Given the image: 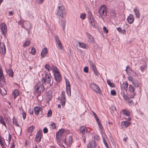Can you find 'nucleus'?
I'll list each match as a JSON object with an SVG mask.
<instances>
[{"mask_svg": "<svg viewBox=\"0 0 148 148\" xmlns=\"http://www.w3.org/2000/svg\"><path fill=\"white\" fill-rule=\"evenodd\" d=\"M67 144L69 146H70L72 143V138L71 136H69L68 139H67Z\"/></svg>", "mask_w": 148, "mask_h": 148, "instance_id": "26", "label": "nucleus"}, {"mask_svg": "<svg viewBox=\"0 0 148 148\" xmlns=\"http://www.w3.org/2000/svg\"><path fill=\"white\" fill-rule=\"evenodd\" d=\"M11 136L10 134H9L8 136V140H7V142L5 143V144L7 146H8L10 145V142L11 141Z\"/></svg>", "mask_w": 148, "mask_h": 148, "instance_id": "30", "label": "nucleus"}, {"mask_svg": "<svg viewBox=\"0 0 148 148\" xmlns=\"http://www.w3.org/2000/svg\"><path fill=\"white\" fill-rule=\"evenodd\" d=\"M33 126H31L29 128V130L30 132H32L33 131Z\"/></svg>", "mask_w": 148, "mask_h": 148, "instance_id": "62", "label": "nucleus"}, {"mask_svg": "<svg viewBox=\"0 0 148 148\" xmlns=\"http://www.w3.org/2000/svg\"><path fill=\"white\" fill-rule=\"evenodd\" d=\"M132 82L135 87H138L139 84L137 81H133Z\"/></svg>", "mask_w": 148, "mask_h": 148, "instance_id": "49", "label": "nucleus"}, {"mask_svg": "<svg viewBox=\"0 0 148 148\" xmlns=\"http://www.w3.org/2000/svg\"><path fill=\"white\" fill-rule=\"evenodd\" d=\"M79 132L83 135L86 134L87 133V130L86 127L85 126H82L79 127Z\"/></svg>", "mask_w": 148, "mask_h": 148, "instance_id": "15", "label": "nucleus"}, {"mask_svg": "<svg viewBox=\"0 0 148 148\" xmlns=\"http://www.w3.org/2000/svg\"><path fill=\"white\" fill-rule=\"evenodd\" d=\"M43 132L45 133H47L48 132V130L47 127H45L43 129Z\"/></svg>", "mask_w": 148, "mask_h": 148, "instance_id": "60", "label": "nucleus"}, {"mask_svg": "<svg viewBox=\"0 0 148 148\" xmlns=\"http://www.w3.org/2000/svg\"><path fill=\"white\" fill-rule=\"evenodd\" d=\"M121 95L123 96V99L125 100L129 105L130 106L132 104L133 101L131 99H130L125 94L123 91H121Z\"/></svg>", "mask_w": 148, "mask_h": 148, "instance_id": "9", "label": "nucleus"}, {"mask_svg": "<svg viewBox=\"0 0 148 148\" xmlns=\"http://www.w3.org/2000/svg\"><path fill=\"white\" fill-rule=\"evenodd\" d=\"M95 21L90 23V26L91 28L92 27L93 28H96L95 24Z\"/></svg>", "mask_w": 148, "mask_h": 148, "instance_id": "42", "label": "nucleus"}, {"mask_svg": "<svg viewBox=\"0 0 148 148\" xmlns=\"http://www.w3.org/2000/svg\"><path fill=\"white\" fill-rule=\"evenodd\" d=\"M45 68L48 71H49L50 70V67L49 64H46L45 65Z\"/></svg>", "mask_w": 148, "mask_h": 148, "instance_id": "54", "label": "nucleus"}, {"mask_svg": "<svg viewBox=\"0 0 148 148\" xmlns=\"http://www.w3.org/2000/svg\"><path fill=\"white\" fill-rule=\"evenodd\" d=\"M54 79L58 83H60L62 79V77L59 72L54 73Z\"/></svg>", "mask_w": 148, "mask_h": 148, "instance_id": "10", "label": "nucleus"}, {"mask_svg": "<svg viewBox=\"0 0 148 148\" xmlns=\"http://www.w3.org/2000/svg\"><path fill=\"white\" fill-rule=\"evenodd\" d=\"M0 29L2 35L5 36L7 33V27L4 23H2L0 24Z\"/></svg>", "mask_w": 148, "mask_h": 148, "instance_id": "7", "label": "nucleus"}, {"mask_svg": "<svg viewBox=\"0 0 148 148\" xmlns=\"http://www.w3.org/2000/svg\"><path fill=\"white\" fill-rule=\"evenodd\" d=\"M48 52L47 49L46 48H45L42 49L41 53V56L42 58H44Z\"/></svg>", "mask_w": 148, "mask_h": 148, "instance_id": "19", "label": "nucleus"}, {"mask_svg": "<svg viewBox=\"0 0 148 148\" xmlns=\"http://www.w3.org/2000/svg\"><path fill=\"white\" fill-rule=\"evenodd\" d=\"M95 147L96 143L94 140L89 142L87 145V148H95Z\"/></svg>", "mask_w": 148, "mask_h": 148, "instance_id": "14", "label": "nucleus"}, {"mask_svg": "<svg viewBox=\"0 0 148 148\" xmlns=\"http://www.w3.org/2000/svg\"><path fill=\"white\" fill-rule=\"evenodd\" d=\"M4 75L3 71L1 68H0V81H3L4 80Z\"/></svg>", "mask_w": 148, "mask_h": 148, "instance_id": "25", "label": "nucleus"}, {"mask_svg": "<svg viewBox=\"0 0 148 148\" xmlns=\"http://www.w3.org/2000/svg\"><path fill=\"white\" fill-rule=\"evenodd\" d=\"M125 71H126L127 73H133V74H132L133 75L136 76V74L135 73L133 72L130 68L129 66H127L126 68Z\"/></svg>", "mask_w": 148, "mask_h": 148, "instance_id": "23", "label": "nucleus"}, {"mask_svg": "<svg viewBox=\"0 0 148 148\" xmlns=\"http://www.w3.org/2000/svg\"><path fill=\"white\" fill-rule=\"evenodd\" d=\"M56 14L59 16L63 17L66 14L64 7L63 5L58 6Z\"/></svg>", "mask_w": 148, "mask_h": 148, "instance_id": "4", "label": "nucleus"}, {"mask_svg": "<svg viewBox=\"0 0 148 148\" xmlns=\"http://www.w3.org/2000/svg\"><path fill=\"white\" fill-rule=\"evenodd\" d=\"M45 88L43 84L42 83H41L39 81L35 84V90L34 93L35 95L38 93L37 97H38L40 95L41 93L43 92Z\"/></svg>", "mask_w": 148, "mask_h": 148, "instance_id": "1", "label": "nucleus"}, {"mask_svg": "<svg viewBox=\"0 0 148 148\" xmlns=\"http://www.w3.org/2000/svg\"><path fill=\"white\" fill-rule=\"evenodd\" d=\"M66 99H63L61 98L60 100V103L63 106V107L65 105L66 102Z\"/></svg>", "mask_w": 148, "mask_h": 148, "instance_id": "39", "label": "nucleus"}, {"mask_svg": "<svg viewBox=\"0 0 148 148\" xmlns=\"http://www.w3.org/2000/svg\"><path fill=\"white\" fill-rule=\"evenodd\" d=\"M42 109L41 107L36 106L34 108L35 114L37 115H38L39 114L40 111L42 112Z\"/></svg>", "mask_w": 148, "mask_h": 148, "instance_id": "16", "label": "nucleus"}, {"mask_svg": "<svg viewBox=\"0 0 148 148\" xmlns=\"http://www.w3.org/2000/svg\"><path fill=\"white\" fill-rule=\"evenodd\" d=\"M86 16V14H85L81 13L80 15V18L83 20L85 18Z\"/></svg>", "mask_w": 148, "mask_h": 148, "instance_id": "45", "label": "nucleus"}, {"mask_svg": "<svg viewBox=\"0 0 148 148\" xmlns=\"http://www.w3.org/2000/svg\"><path fill=\"white\" fill-rule=\"evenodd\" d=\"M140 70L142 72H144L147 70V65L146 63L144 61H143L142 63H140Z\"/></svg>", "mask_w": 148, "mask_h": 148, "instance_id": "12", "label": "nucleus"}, {"mask_svg": "<svg viewBox=\"0 0 148 148\" xmlns=\"http://www.w3.org/2000/svg\"><path fill=\"white\" fill-rule=\"evenodd\" d=\"M123 114L125 116H129L130 114V113L129 111L124 110L122 111Z\"/></svg>", "mask_w": 148, "mask_h": 148, "instance_id": "27", "label": "nucleus"}, {"mask_svg": "<svg viewBox=\"0 0 148 148\" xmlns=\"http://www.w3.org/2000/svg\"><path fill=\"white\" fill-rule=\"evenodd\" d=\"M110 15L112 18H114L116 16V14L115 11L114 10H112L110 11Z\"/></svg>", "mask_w": 148, "mask_h": 148, "instance_id": "20", "label": "nucleus"}, {"mask_svg": "<svg viewBox=\"0 0 148 148\" xmlns=\"http://www.w3.org/2000/svg\"><path fill=\"white\" fill-rule=\"evenodd\" d=\"M61 25L62 26L63 30V31H64L65 27V20H62L61 21Z\"/></svg>", "mask_w": 148, "mask_h": 148, "instance_id": "35", "label": "nucleus"}, {"mask_svg": "<svg viewBox=\"0 0 148 148\" xmlns=\"http://www.w3.org/2000/svg\"><path fill=\"white\" fill-rule=\"evenodd\" d=\"M103 30L104 32H105L106 34H107L108 33V30L106 28V27L104 26L103 27Z\"/></svg>", "mask_w": 148, "mask_h": 148, "instance_id": "59", "label": "nucleus"}, {"mask_svg": "<svg viewBox=\"0 0 148 148\" xmlns=\"http://www.w3.org/2000/svg\"><path fill=\"white\" fill-rule=\"evenodd\" d=\"M84 71L86 73H88V68L87 66H85L84 69Z\"/></svg>", "mask_w": 148, "mask_h": 148, "instance_id": "58", "label": "nucleus"}, {"mask_svg": "<svg viewBox=\"0 0 148 148\" xmlns=\"http://www.w3.org/2000/svg\"><path fill=\"white\" fill-rule=\"evenodd\" d=\"M0 92L2 95H5L6 94V91L5 89L2 87L0 88Z\"/></svg>", "mask_w": 148, "mask_h": 148, "instance_id": "33", "label": "nucleus"}, {"mask_svg": "<svg viewBox=\"0 0 148 148\" xmlns=\"http://www.w3.org/2000/svg\"><path fill=\"white\" fill-rule=\"evenodd\" d=\"M117 30L119 32L123 34H124L125 32V29H123V30H122L121 28L120 27H118L117 28Z\"/></svg>", "mask_w": 148, "mask_h": 148, "instance_id": "48", "label": "nucleus"}, {"mask_svg": "<svg viewBox=\"0 0 148 148\" xmlns=\"http://www.w3.org/2000/svg\"><path fill=\"white\" fill-rule=\"evenodd\" d=\"M111 94L113 96H115L116 95V91L114 90H111L110 91Z\"/></svg>", "mask_w": 148, "mask_h": 148, "instance_id": "55", "label": "nucleus"}, {"mask_svg": "<svg viewBox=\"0 0 148 148\" xmlns=\"http://www.w3.org/2000/svg\"><path fill=\"white\" fill-rule=\"evenodd\" d=\"M88 18L93 17L91 12L90 10L88 11Z\"/></svg>", "mask_w": 148, "mask_h": 148, "instance_id": "44", "label": "nucleus"}, {"mask_svg": "<svg viewBox=\"0 0 148 148\" xmlns=\"http://www.w3.org/2000/svg\"><path fill=\"white\" fill-rule=\"evenodd\" d=\"M51 68L53 71L54 73H55L59 72L56 66H55L53 65L51 66Z\"/></svg>", "mask_w": 148, "mask_h": 148, "instance_id": "28", "label": "nucleus"}, {"mask_svg": "<svg viewBox=\"0 0 148 148\" xmlns=\"http://www.w3.org/2000/svg\"><path fill=\"white\" fill-rule=\"evenodd\" d=\"M52 114V112L51 110H49L48 112V113L47 114V117H49L51 116Z\"/></svg>", "mask_w": 148, "mask_h": 148, "instance_id": "52", "label": "nucleus"}, {"mask_svg": "<svg viewBox=\"0 0 148 148\" xmlns=\"http://www.w3.org/2000/svg\"><path fill=\"white\" fill-rule=\"evenodd\" d=\"M134 16L131 14L128 16L127 18L128 22L130 24H132L134 22Z\"/></svg>", "mask_w": 148, "mask_h": 148, "instance_id": "17", "label": "nucleus"}, {"mask_svg": "<svg viewBox=\"0 0 148 148\" xmlns=\"http://www.w3.org/2000/svg\"><path fill=\"white\" fill-rule=\"evenodd\" d=\"M103 140L104 144L105 146L107 148H108V145L106 141V140L104 138H102Z\"/></svg>", "mask_w": 148, "mask_h": 148, "instance_id": "56", "label": "nucleus"}, {"mask_svg": "<svg viewBox=\"0 0 148 148\" xmlns=\"http://www.w3.org/2000/svg\"><path fill=\"white\" fill-rule=\"evenodd\" d=\"M89 64L92 70H93L95 69L96 68V66L91 61L89 62Z\"/></svg>", "mask_w": 148, "mask_h": 148, "instance_id": "32", "label": "nucleus"}, {"mask_svg": "<svg viewBox=\"0 0 148 148\" xmlns=\"http://www.w3.org/2000/svg\"><path fill=\"white\" fill-rule=\"evenodd\" d=\"M0 122L5 127H6V125L3 120L2 116H0Z\"/></svg>", "mask_w": 148, "mask_h": 148, "instance_id": "37", "label": "nucleus"}, {"mask_svg": "<svg viewBox=\"0 0 148 148\" xmlns=\"http://www.w3.org/2000/svg\"><path fill=\"white\" fill-rule=\"evenodd\" d=\"M128 90L130 93H134L135 90L134 87L132 85H130L128 87Z\"/></svg>", "mask_w": 148, "mask_h": 148, "instance_id": "22", "label": "nucleus"}, {"mask_svg": "<svg viewBox=\"0 0 148 148\" xmlns=\"http://www.w3.org/2000/svg\"><path fill=\"white\" fill-rule=\"evenodd\" d=\"M133 11L135 13V14L136 17L138 18H139L140 17V15L138 9L135 8L134 9Z\"/></svg>", "mask_w": 148, "mask_h": 148, "instance_id": "21", "label": "nucleus"}, {"mask_svg": "<svg viewBox=\"0 0 148 148\" xmlns=\"http://www.w3.org/2000/svg\"><path fill=\"white\" fill-rule=\"evenodd\" d=\"M66 92L68 96L71 95V85L69 80L66 79H65Z\"/></svg>", "mask_w": 148, "mask_h": 148, "instance_id": "8", "label": "nucleus"}, {"mask_svg": "<svg viewBox=\"0 0 148 148\" xmlns=\"http://www.w3.org/2000/svg\"><path fill=\"white\" fill-rule=\"evenodd\" d=\"M14 14L13 11H9L8 13V15L10 16H12Z\"/></svg>", "mask_w": 148, "mask_h": 148, "instance_id": "63", "label": "nucleus"}, {"mask_svg": "<svg viewBox=\"0 0 148 148\" xmlns=\"http://www.w3.org/2000/svg\"><path fill=\"white\" fill-rule=\"evenodd\" d=\"M0 144L1 145V146L2 147V148H5V146L4 143L2 140L1 138H0Z\"/></svg>", "mask_w": 148, "mask_h": 148, "instance_id": "50", "label": "nucleus"}, {"mask_svg": "<svg viewBox=\"0 0 148 148\" xmlns=\"http://www.w3.org/2000/svg\"><path fill=\"white\" fill-rule=\"evenodd\" d=\"M31 52L32 54L33 55H34L36 54V50L34 47H32Z\"/></svg>", "mask_w": 148, "mask_h": 148, "instance_id": "46", "label": "nucleus"}, {"mask_svg": "<svg viewBox=\"0 0 148 148\" xmlns=\"http://www.w3.org/2000/svg\"><path fill=\"white\" fill-rule=\"evenodd\" d=\"M107 83L108 84L110 87H114V84L113 83H111L110 81L109 80H107Z\"/></svg>", "mask_w": 148, "mask_h": 148, "instance_id": "47", "label": "nucleus"}, {"mask_svg": "<svg viewBox=\"0 0 148 148\" xmlns=\"http://www.w3.org/2000/svg\"><path fill=\"white\" fill-rule=\"evenodd\" d=\"M62 99H66L65 95V93L64 91L62 92L61 93V98Z\"/></svg>", "mask_w": 148, "mask_h": 148, "instance_id": "53", "label": "nucleus"}, {"mask_svg": "<svg viewBox=\"0 0 148 148\" xmlns=\"http://www.w3.org/2000/svg\"><path fill=\"white\" fill-rule=\"evenodd\" d=\"M54 38L56 42H58V41H60L59 38H58V36L56 35H55L54 36Z\"/></svg>", "mask_w": 148, "mask_h": 148, "instance_id": "57", "label": "nucleus"}, {"mask_svg": "<svg viewBox=\"0 0 148 148\" xmlns=\"http://www.w3.org/2000/svg\"><path fill=\"white\" fill-rule=\"evenodd\" d=\"M123 89L127 91V88L128 86V84L127 83V82L126 81L125 82L123 83Z\"/></svg>", "mask_w": 148, "mask_h": 148, "instance_id": "34", "label": "nucleus"}, {"mask_svg": "<svg viewBox=\"0 0 148 148\" xmlns=\"http://www.w3.org/2000/svg\"><path fill=\"white\" fill-rule=\"evenodd\" d=\"M12 122L16 126H19V125L17 123V121L15 117L13 118Z\"/></svg>", "mask_w": 148, "mask_h": 148, "instance_id": "36", "label": "nucleus"}, {"mask_svg": "<svg viewBox=\"0 0 148 148\" xmlns=\"http://www.w3.org/2000/svg\"><path fill=\"white\" fill-rule=\"evenodd\" d=\"M64 131V130L63 129L59 130L56 133V138H59L60 136H61Z\"/></svg>", "mask_w": 148, "mask_h": 148, "instance_id": "18", "label": "nucleus"}, {"mask_svg": "<svg viewBox=\"0 0 148 148\" xmlns=\"http://www.w3.org/2000/svg\"><path fill=\"white\" fill-rule=\"evenodd\" d=\"M28 17L30 18H32L33 17L32 12L30 11H27L26 12Z\"/></svg>", "mask_w": 148, "mask_h": 148, "instance_id": "40", "label": "nucleus"}, {"mask_svg": "<svg viewBox=\"0 0 148 148\" xmlns=\"http://www.w3.org/2000/svg\"><path fill=\"white\" fill-rule=\"evenodd\" d=\"M92 71L94 72V73L96 75L98 76H99V73L96 68L95 69L93 70Z\"/></svg>", "mask_w": 148, "mask_h": 148, "instance_id": "51", "label": "nucleus"}, {"mask_svg": "<svg viewBox=\"0 0 148 148\" xmlns=\"http://www.w3.org/2000/svg\"><path fill=\"white\" fill-rule=\"evenodd\" d=\"M30 43V41L29 40H27L24 43L23 46L24 47L29 46Z\"/></svg>", "mask_w": 148, "mask_h": 148, "instance_id": "38", "label": "nucleus"}, {"mask_svg": "<svg viewBox=\"0 0 148 148\" xmlns=\"http://www.w3.org/2000/svg\"><path fill=\"white\" fill-rule=\"evenodd\" d=\"M6 71L10 76L11 77H13L14 75V72L12 69H8L7 70H6Z\"/></svg>", "mask_w": 148, "mask_h": 148, "instance_id": "24", "label": "nucleus"}, {"mask_svg": "<svg viewBox=\"0 0 148 148\" xmlns=\"http://www.w3.org/2000/svg\"><path fill=\"white\" fill-rule=\"evenodd\" d=\"M21 26L27 31L28 33L32 27L31 23L28 21H23Z\"/></svg>", "mask_w": 148, "mask_h": 148, "instance_id": "6", "label": "nucleus"}, {"mask_svg": "<svg viewBox=\"0 0 148 148\" xmlns=\"http://www.w3.org/2000/svg\"><path fill=\"white\" fill-rule=\"evenodd\" d=\"M50 127L52 129H54L56 128V124L53 122H52L50 125Z\"/></svg>", "mask_w": 148, "mask_h": 148, "instance_id": "41", "label": "nucleus"}, {"mask_svg": "<svg viewBox=\"0 0 148 148\" xmlns=\"http://www.w3.org/2000/svg\"><path fill=\"white\" fill-rule=\"evenodd\" d=\"M78 44L80 47L83 49L86 48V45L85 44L81 42H78Z\"/></svg>", "mask_w": 148, "mask_h": 148, "instance_id": "29", "label": "nucleus"}, {"mask_svg": "<svg viewBox=\"0 0 148 148\" xmlns=\"http://www.w3.org/2000/svg\"><path fill=\"white\" fill-rule=\"evenodd\" d=\"M22 110V117L23 119H25L26 117V114L25 112L23 110L22 107H21Z\"/></svg>", "mask_w": 148, "mask_h": 148, "instance_id": "43", "label": "nucleus"}, {"mask_svg": "<svg viewBox=\"0 0 148 148\" xmlns=\"http://www.w3.org/2000/svg\"><path fill=\"white\" fill-rule=\"evenodd\" d=\"M130 125V123L127 121H124L121 122V127L122 129L125 128L127 127Z\"/></svg>", "mask_w": 148, "mask_h": 148, "instance_id": "13", "label": "nucleus"}, {"mask_svg": "<svg viewBox=\"0 0 148 148\" xmlns=\"http://www.w3.org/2000/svg\"><path fill=\"white\" fill-rule=\"evenodd\" d=\"M88 19L89 21V23H92V22H94L95 21V20H94L93 19V17L91 18H89Z\"/></svg>", "mask_w": 148, "mask_h": 148, "instance_id": "61", "label": "nucleus"}, {"mask_svg": "<svg viewBox=\"0 0 148 148\" xmlns=\"http://www.w3.org/2000/svg\"><path fill=\"white\" fill-rule=\"evenodd\" d=\"M42 131H38L36 135V141L37 143H39L40 142L42 135Z\"/></svg>", "mask_w": 148, "mask_h": 148, "instance_id": "11", "label": "nucleus"}, {"mask_svg": "<svg viewBox=\"0 0 148 148\" xmlns=\"http://www.w3.org/2000/svg\"><path fill=\"white\" fill-rule=\"evenodd\" d=\"M107 12V8L104 5H101L98 11L99 17L102 20H104L106 17Z\"/></svg>", "mask_w": 148, "mask_h": 148, "instance_id": "2", "label": "nucleus"}, {"mask_svg": "<svg viewBox=\"0 0 148 148\" xmlns=\"http://www.w3.org/2000/svg\"><path fill=\"white\" fill-rule=\"evenodd\" d=\"M51 76L50 75H48L47 73L45 74V77H43L42 78V83L45 84L46 83L47 84H49V86H51L53 84V82L51 83Z\"/></svg>", "mask_w": 148, "mask_h": 148, "instance_id": "3", "label": "nucleus"}, {"mask_svg": "<svg viewBox=\"0 0 148 148\" xmlns=\"http://www.w3.org/2000/svg\"><path fill=\"white\" fill-rule=\"evenodd\" d=\"M15 147L14 144L13 142L11 144V148H14Z\"/></svg>", "mask_w": 148, "mask_h": 148, "instance_id": "64", "label": "nucleus"}, {"mask_svg": "<svg viewBox=\"0 0 148 148\" xmlns=\"http://www.w3.org/2000/svg\"><path fill=\"white\" fill-rule=\"evenodd\" d=\"M13 94L14 98L16 97L19 95V92L18 90L15 89L13 92Z\"/></svg>", "mask_w": 148, "mask_h": 148, "instance_id": "31", "label": "nucleus"}, {"mask_svg": "<svg viewBox=\"0 0 148 148\" xmlns=\"http://www.w3.org/2000/svg\"><path fill=\"white\" fill-rule=\"evenodd\" d=\"M90 88L95 92L98 94H100L101 90L99 86L96 84L92 82L89 85Z\"/></svg>", "mask_w": 148, "mask_h": 148, "instance_id": "5", "label": "nucleus"}]
</instances>
